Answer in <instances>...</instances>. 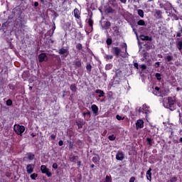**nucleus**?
<instances>
[{"label":"nucleus","mask_w":182,"mask_h":182,"mask_svg":"<svg viewBox=\"0 0 182 182\" xmlns=\"http://www.w3.org/2000/svg\"><path fill=\"white\" fill-rule=\"evenodd\" d=\"M25 130H26V128L23 125H20L19 124H15L14 125V131L17 136H22V134L25 133Z\"/></svg>","instance_id":"nucleus-2"},{"label":"nucleus","mask_w":182,"mask_h":182,"mask_svg":"<svg viewBox=\"0 0 182 182\" xmlns=\"http://www.w3.org/2000/svg\"><path fill=\"white\" fill-rule=\"evenodd\" d=\"M113 43V40H112V38H108L106 41V43L107 45H108V46H110V45H112V43Z\"/></svg>","instance_id":"nucleus-42"},{"label":"nucleus","mask_w":182,"mask_h":182,"mask_svg":"<svg viewBox=\"0 0 182 182\" xmlns=\"http://www.w3.org/2000/svg\"><path fill=\"white\" fill-rule=\"evenodd\" d=\"M74 16L76 19H80V11L76 8L74 9Z\"/></svg>","instance_id":"nucleus-21"},{"label":"nucleus","mask_w":182,"mask_h":182,"mask_svg":"<svg viewBox=\"0 0 182 182\" xmlns=\"http://www.w3.org/2000/svg\"><path fill=\"white\" fill-rule=\"evenodd\" d=\"M116 160L123 161L124 160V153L122 151H118L116 154Z\"/></svg>","instance_id":"nucleus-6"},{"label":"nucleus","mask_w":182,"mask_h":182,"mask_svg":"<svg viewBox=\"0 0 182 182\" xmlns=\"http://www.w3.org/2000/svg\"><path fill=\"white\" fill-rule=\"evenodd\" d=\"M107 14H113L114 12V9H113V8L109 6L107 9Z\"/></svg>","instance_id":"nucleus-40"},{"label":"nucleus","mask_w":182,"mask_h":182,"mask_svg":"<svg viewBox=\"0 0 182 182\" xmlns=\"http://www.w3.org/2000/svg\"><path fill=\"white\" fill-rule=\"evenodd\" d=\"M134 68H135L136 69H139V63H134Z\"/></svg>","instance_id":"nucleus-63"},{"label":"nucleus","mask_w":182,"mask_h":182,"mask_svg":"<svg viewBox=\"0 0 182 182\" xmlns=\"http://www.w3.org/2000/svg\"><path fill=\"white\" fill-rule=\"evenodd\" d=\"M109 1L112 6H116V5H117V4L116 3V0H109Z\"/></svg>","instance_id":"nucleus-49"},{"label":"nucleus","mask_w":182,"mask_h":182,"mask_svg":"<svg viewBox=\"0 0 182 182\" xmlns=\"http://www.w3.org/2000/svg\"><path fill=\"white\" fill-rule=\"evenodd\" d=\"M50 139H51V140H55V139H56V135H55V134H51V136H50Z\"/></svg>","instance_id":"nucleus-62"},{"label":"nucleus","mask_w":182,"mask_h":182,"mask_svg":"<svg viewBox=\"0 0 182 182\" xmlns=\"http://www.w3.org/2000/svg\"><path fill=\"white\" fill-rule=\"evenodd\" d=\"M28 160H33V159H35V154H32V153H30L28 156Z\"/></svg>","instance_id":"nucleus-43"},{"label":"nucleus","mask_w":182,"mask_h":182,"mask_svg":"<svg viewBox=\"0 0 182 182\" xmlns=\"http://www.w3.org/2000/svg\"><path fill=\"white\" fill-rule=\"evenodd\" d=\"M67 143H68V144H69V149H73V146H75L73 141L68 140Z\"/></svg>","instance_id":"nucleus-39"},{"label":"nucleus","mask_w":182,"mask_h":182,"mask_svg":"<svg viewBox=\"0 0 182 182\" xmlns=\"http://www.w3.org/2000/svg\"><path fill=\"white\" fill-rule=\"evenodd\" d=\"M146 141H147V144L148 146H153V143H154V141H153V139L151 138L147 137L146 139Z\"/></svg>","instance_id":"nucleus-27"},{"label":"nucleus","mask_w":182,"mask_h":182,"mask_svg":"<svg viewBox=\"0 0 182 182\" xmlns=\"http://www.w3.org/2000/svg\"><path fill=\"white\" fill-rule=\"evenodd\" d=\"M77 158V156H73L70 159V160H71V161H72L73 163H76V161H77V159H76Z\"/></svg>","instance_id":"nucleus-52"},{"label":"nucleus","mask_w":182,"mask_h":182,"mask_svg":"<svg viewBox=\"0 0 182 182\" xmlns=\"http://www.w3.org/2000/svg\"><path fill=\"white\" fill-rule=\"evenodd\" d=\"M148 56H149V53H147V52L144 53L143 57L144 58V59H147Z\"/></svg>","instance_id":"nucleus-58"},{"label":"nucleus","mask_w":182,"mask_h":182,"mask_svg":"<svg viewBox=\"0 0 182 182\" xmlns=\"http://www.w3.org/2000/svg\"><path fill=\"white\" fill-rule=\"evenodd\" d=\"M136 181V178L134 176H132L129 179V182H134Z\"/></svg>","instance_id":"nucleus-60"},{"label":"nucleus","mask_w":182,"mask_h":182,"mask_svg":"<svg viewBox=\"0 0 182 182\" xmlns=\"http://www.w3.org/2000/svg\"><path fill=\"white\" fill-rule=\"evenodd\" d=\"M113 68V64L108 63L105 65V70H110Z\"/></svg>","instance_id":"nucleus-34"},{"label":"nucleus","mask_w":182,"mask_h":182,"mask_svg":"<svg viewBox=\"0 0 182 182\" xmlns=\"http://www.w3.org/2000/svg\"><path fill=\"white\" fill-rule=\"evenodd\" d=\"M74 65H75V69H79L80 68H82V60H80V58H76L74 62H73Z\"/></svg>","instance_id":"nucleus-11"},{"label":"nucleus","mask_w":182,"mask_h":182,"mask_svg":"<svg viewBox=\"0 0 182 182\" xmlns=\"http://www.w3.org/2000/svg\"><path fill=\"white\" fill-rule=\"evenodd\" d=\"M144 127V121L143 119H138L136 122V129L139 130V129H143Z\"/></svg>","instance_id":"nucleus-8"},{"label":"nucleus","mask_w":182,"mask_h":182,"mask_svg":"<svg viewBox=\"0 0 182 182\" xmlns=\"http://www.w3.org/2000/svg\"><path fill=\"white\" fill-rule=\"evenodd\" d=\"M13 103L14 102H12V100H11V99L7 100V101L6 102V106H12Z\"/></svg>","instance_id":"nucleus-44"},{"label":"nucleus","mask_w":182,"mask_h":182,"mask_svg":"<svg viewBox=\"0 0 182 182\" xmlns=\"http://www.w3.org/2000/svg\"><path fill=\"white\" fill-rule=\"evenodd\" d=\"M151 48H152V46L150 45V44H146L145 46V48H146V50H150V49H151Z\"/></svg>","instance_id":"nucleus-53"},{"label":"nucleus","mask_w":182,"mask_h":182,"mask_svg":"<svg viewBox=\"0 0 182 182\" xmlns=\"http://www.w3.org/2000/svg\"><path fill=\"white\" fill-rule=\"evenodd\" d=\"M87 23L89 26L91 28L92 31H93V20H92V18H90L88 19Z\"/></svg>","instance_id":"nucleus-33"},{"label":"nucleus","mask_w":182,"mask_h":182,"mask_svg":"<svg viewBox=\"0 0 182 182\" xmlns=\"http://www.w3.org/2000/svg\"><path fill=\"white\" fill-rule=\"evenodd\" d=\"M112 33L113 36H120V28L117 26L112 27Z\"/></svg>","instance_id":"nucleus-9"},{"label":"nucleus","mask_w":182,"mask_h":182,"mask_svg":"<svg viewBox=\"0 0 182 182\" xmlns=\"http://www.w3.org/2000/svg\"><path fill=\"white\" fill-rule=\"evenodd\" d=\"M171 182H175L177 181V178L176 177H173L170 180Z\"/></svg>","instance_id":"nucleus-59"},{"label":"nucleus","mask_w":182,"mask_h":182,"mask_svg":"<svg viewBox=\"0 0 182 182\" xmlns=\"http://www.w3.org/2000/svg\"><path fill=\"white\" fill-rule=\"evenodd\" d=\"M108 139L110 140V141H114V140H116V136H114V134L109 135Z\"/></svg>","instance_id":"nucleus-41"},{"label":"nucleus","mask_w":182,"mask_h":182,"mask_svg":"<svg viewBox=\"0 0 182 182\" xmlns=\"http://www.w3.org/2000/svg\"><path fill=\"white\" fill-rule=\"evenodd\" d=\"M41 171L43 174H46L47 177H52V172L49 171V168L46 167V165L41 166Z\"/></svg>","instance_id":"nucleus-3"},{"label":"nucleus","mask_w":182,"mask_h":182,"mask_svg":"<svg viewBox=\"0 0 182 182\" xmlns=\"http://www.w3.org/2000/svg\"><path fill=\"white\" fill-rule=\"evenodd\" d=\"M95 93L98 95V97H105V92L102 90L97 89L95 90Z\"/></svg>","instance_id":"nucleus-22"},{"label":"nucleus","mask_w":182,"mask_h":182,"mask_svg":"<svg viewBox=\"0 0 182 182\" xmlns=\"http://www.w3.org/2000/svg\"><path fill=\"white\" fill-rule=\"evenodd\" d=\"M105 182H112V176L107 175L105 177Z\"/></svg>","instance_id":"nucleus-48"},{"label":"nucleus","mask_w":182,"mask_h":182,"mask_svg":"<svg viewBox=\"0 0 182 182\" xmlns=\"http://www.w3.org/2000/svg\"><path fill=\"white\" fill-rule=\"evenodd\" d=\"M105 59L107 62V60H112V59H113V55H105Z\"/></svg>","instance_id":"nucleus-37"},{"label":"nucleus","mask_w":182,"mask_h":182,"mask_svg":"<svg viewBox=\"0 0 182 182\" xmlns=\"http://www.w3.org/2000/svg\"><path fill=\"white\" fill-rule=\"evenodd\" d=\"M135 112L136 113H139V114H140V113H143V108H141V107H137L135 109Z\"/></svg>","instance_id":"nucleus-36"},{"label":"nucleus","mask_w":182,"mask_h":182,"mask_svg":"<svg viewBox=\"0 0 182 182\" xmlns=\"http://www.w3.org/2000/svg\"><path fill=\"white\" fill-rule=\"evenodd\" d=\"M140 40L141 41H149V42H151L153 41V38L149 36H145L141 34L140 36Z\"/></svg>","instance_id":"nucleus-16"},{"label":"nucleus","mask_w":182,"mask_h":182,"mask_svg":"<svg viewBox=\"0 0 182 182\" xmlns=\"http://www.w3.org/2000/svg\"><path fill=\"white\" fill-rule=\"evenodd\" d=\"M100 73L102 75V78L106 82L107 80V74L103 71H101Z\"/></svg>","instance_id":"nucleus-29"},{"label":"nucleus","mask_w":182,"mask_h":182,"mask_svg":"<svg viewBox=\"0 0 182 182\" xmlns=\"http://www.w3.org/2000/svg\"><path fill=\"white\" fill-rule=\"evenodd\" d=\"M104 28H105V29H109V28L112 26V23H110V21H104Z\"/></svg>","instance_id":"nucleus-31"},{"label":"nucleus","mask_w":182,"mask_h":182,"mask_svg":"<svg viewBox=\"0 0 182 182\" xmlns=\"http://www.w3.org/2000/svg\"><path fill=\"white\" fill-rule=\"evenodd\" d=\"M53 168H54V170H58V164L54 163L52 166Z\"/></svg>","instance_id":"nucleus-56"},{"label":"nucleus","mask_w":182,"mask_h":182,"mask_svg":"<svg viewBox=\"0 0 182 182\" xmlns=\"http://www.w3.org/2000/svg\"><path fill=\"white\" fill-rule=\"evenodd\" d=\"M167 92L166 91V90H162V91H160L159 92V97H166V96H167Z\"/></svg>","instance_id":"nucleus-32"},{"label":"nucleus","mask_w":182,"mask_h":182,"mask_svg":"<svg viewBox=\"0 0 182 182\" xmlns=\"http://www.w3.org/2000/svg\"><path fill=\"white\" fill-rule=\"evenodd\" d=\"M76 124L77 125L78 129H82L85 126V122L82 119H78L76 121Z\"/></svg>","instance_id":"nucleus-18"},{"label":"nucleus","mask_w":182,"mask_h":182,"mask_svg":"<svg viewBox=\"0 0 182 182\" xmlns=\"http://www.w3.org/2000/svg\"><path fill=\"white\" fill-rule=\"evenodd\" d=\"M154 67L155 68H160V62L155 63Z\"/></svg>","instance_id":"nucleus-61"},{"label":"nucleus","mask_w":182,"mask_h":182,"mask_svg":"<svg viewBox=\"0 0 182 182\" xmlns=\"http://www.w3.org/2000/svg\"><path fill=\"white\" fill-rule=\"evenodd\" d=\"M137 25L139 26H146V21H144L143 19H141L137 21Z\"/></svg>","instance_id":"nucleus-28"},{"label":"nucleus","mask_w":182,"mask_h":182,"mask_svg":"<svg viewBox=\"0 0 182 182\" xmlns=\"http://www.w3.org/2000/svg\"><path fill=\"white\" fill-rule=\"evenodd\" d=\"M100 160V157L99 156V155H97V156H93L92 157V161L95 164H97V163H99Z\"/></svg>","instance_id":"nucleus-26"},{"label":"nucleus","mask_w":182,"mask_h":182,"mask_svg":"<svg viewBox=\"0 0 182 182\" xmlns=\"http://www.w3.org/2000/svg\"><path fill=\"white\" fill-rule=\"evenodd\" d=\"M120 80H122V78H117L116 77H113L112 80V86H114L116 85H119L120 83Z\"/></svg>","instance_id":"nucleus-20"},{"label":"nucleus","mask_w":182,"mask_h":182,"mask_svg":"<svg viewBox=\"0 0 182 182\" xmlns=\"http://www.w3.org/2000/svg\"><path fill=\"white\" fill-rule=\"evenodd\" d=\"M31 180H36V177H38V173H33L30 176Z\"/></svg>","instance_id":"nucleus-47"},{"label":"nucleus","mask_w":182,"mask_h":182,"mask_svg":"<svg viewBox=\"0 0 182 182\" xmlns=\"http://www.w3.org/2000/svg\"><path fill=\"white\" fill-rule=\"evenodd\" d=\"M75 48L77 50H82L83 46H82L81 43H78L76 45Z\"/></svg>","instance_id":"nucleus-45"},{"label":"nucleus","mask_w":182,"mask_h":182,"mask_svg":"<svg viewBox=\"0 0 182 182\" xmlns=\"http://www.w3.org/2000/svg\"><path fill=\"white\" fill-rule=\"evenodd\" d=\"M112 72L115 73V75L114 76V77L122 79V76H123V73L120 69L115 68L112 70Z\"/></svg>","instance_id":"nucleus-7"},{"label":"nucleus","mask_w":182,"mask_h":182,"mask_svg":"<svg viewBox=\"0 0 182 182\" xmlns=\"http://www.w3.org/2000/svg\"><path fill=\"white\" fill-rule=\"evenodd\" d=\"M132 28L133 32L135 33L136 36L137 41H139V35L137 34V31L135 29L134 26H132Z\"/></svg>","instance_id":"nucleus-46"},{"label":"nucleus","mask_w":182,"mask_h":182,"mask_svg":"<svg viewBox=\"0 0 182 182\" xmlns=\"http://www.w3.org/2000/svg\"><path fill=\"white\" fill-rule=\"evenodd\" d=\"M137 14L140 18H144V11L142 9H138Z\"/></svg>","instance_id":"nucleus-30"},{"label":"nucleus","mask_w":182,"mask_h":182,"mask_svg":"<svg viewBox=\"0 0 182 182\" xmlns=\"http://www.w3.org/2000/svg\"><path fill=\"white\" fill-rule=\"evenodd\" d=\"M91 110H92L93 114H95V116L99 115V107H97V105H96L95 104L91 105Z\"/></svg>","instance_id":"nucleus-10"},{"label":"nucleus","mask_w":182,"mask_h":182,"mask_svg":"<svg viewBox=\"0 0 182 182\" xmlns=\"http://www.w3.org/2000/svg\"><path fill=\"white\" fill-rule=\"evenodd\" d=\"M146 178L149 181H151V168L146 171Z\"/></svg>","instance_id":"nucleus-23"},{"label":"nucleus","mask_w":182,"mask_h":182,"mask_svg":"<svg viewBox=\"0 0 182 182\" xmlns=\"http://www.w3.org/2000/svg\"><path fill=\"white\" fill-rule=\"evenodd\" d=\"M112 50H114V55L115 56H119V55H120V53L122 52V50L119 48V47H113Z\"/></svg>","instance_id":"nucleus-19"},{"label":"nucleus","mask_w":182,"mask_h":182,"mask_svg":"<svg viewBox=\"0 0 182 182\" xmlns=\"http://www.w3.org/2000/svg\"><path fill=\"white\" fill-rule=\"evenodd\" d=\"M153 95H154L155 96H159L160 95V92H157L156 90L152 92Z\"/></svg>","instance_id":"nucleus-57"},{"label":"nucleus","mask_w":182,"mask_h":182,"mask_svg":"<svg viewBox=\"0 0 182 182\" xmlns=\"http://www.w3.org/2000/svg\"><path fill=\"white\" fill-rule=\"evenodd\" d=\"M140 67L142 70H146L147 69V66L146 65V64H142L140 65Z\"/></svg>","instance_id":"nucleus-54"},{"label":"nucleus","mask_w":182,"mask_h":182,"mask_svg":"<svg viewBox=\"0 0 182 182\" xmlns=\"http://www.w3.org/2000/svg\"><path fill=\"white\" fill-rule=\"evenodd\" d=\"M116 119H117V120H124V117H122V116H120L119 114H117V115H116Z\"/></svg>","instance_id":"nucleus-51"},{"label":"nucleus","mask_w":182,"mask_h":182,"mask_svg":"<svg viewBox=\"0 0 182 182\" xmlns=\"http://www.w3.org/2000/svg\"><path fill=\"white\" fill-rule=\"evenodd\" d=\"M33 168H35V165L32 164H28L26 166L27 173L32 174V172L33 171Z\"/></svg>","instance_id":"nucleus-13"},{"label":"nucleus","mask_w":182,"mask_h":182,"mask_svg":"<svg viewBox=\"0 0 182 182\" xmlns=\"http://www.w3.org/2000/svg\"><path fill=\"white\" fill-rule=\"evenodd\" d=\"M86 69L87 70V73H91V72H92V65L90 63L87 64Z\"/></svg>","instance_id":"nucleus-35"},{"label":"nucleus","mask_w":182,"mask_h":182,"mask_svg":"<svg viewBox=\"0 0 182 182\" xmlns=\"http://www.w3.org/2000/svg\"><path fill=\"white\" fill-rule=\"evenodd\" d=\"M52 2V0H45L44 1V6H46V8H50V5H51V3Z\"/></svg>","instance_id":"nucleus-24"},{"label":"nucleus","mask_w":182,"mask_h":182,"mask_svg":"<svg viewBox=\"0 0 182 182\" xmlns=\"http://www.w3.org/2000/svg\"><path fill=\"white\" fill-rule=\"evenodd\" d=\"M167 101V102H164L163 103L164 107H166V109H169L171 112L176 110V98L168 97Z\"/></svg>","instance_id":"nucleus-1"},{"label":"nucleus","mask_w":182,"mask_h":182,"mask_svg":"<svg viewBox=\"0 0 182 182\" xmlns=\"http://www.w3.org/2000/svg\"><path fill=\"white\" fill-rule=\"evenodd\" d=\"M59 55H63L64 58H68V55H69V48H61L58 50Z\"/></svg>","instance_id":"nucleus-5"},{"label":"nucleus","mask_w":182,"mask_h":182,"mask_svg":"<svg viewBox=\"0 0 182 182\" xmlns=\"http://www.w3.org/2000/svg\"><path fill=\"white\" fill-rule=\"evenodd\" d=\"M77 24L79 25L80 28H83V24H82V20L80 18L77 21Z\"/></svg>","instance_id":"nucleus-55"},{"label":"nucleus","mask_w":182,"mask_h":182,"mask_svg":"<svg viewBox=\"0 0 182 182\" xmlns=\"http://www.w3.org/2000/svg\"><path fill=\"white\" fill-rule=\"evenodd\" d=\"M87 109V112H82V116L85 119V120H86V122H89V119H90V116H91V112L90 111H89V109Z\"/></svg>","instance_id":"nucleus-14"},{"label":"nucleus","mask_w":182,"mask_h":182,"mask_svg":"<svg viewBox=\"0 0 182 182\" xmlns=\"http://www.w3.org/2000/svg\"><path fill=\"white\" fill-rule=\"evenodd\" d=\"M46 58H48V56L46 55V53H42L39 54L38 55V62L40 63H42V62H44Z\"/></svg>","instance_id":"nucleus-15"},{"label":"nucleus","mask_w":182,"mask_h":182,"mask_svg":"<svg viewBox=\"0 0 182 182\" xmlns=\"http://www.w3.org/2000/svg\"><path fill=\"white\" fill-rule=\"evenodd\" d=\"M155 77H156L157 80H161V74L156 73L155 74Z\"/></svg>","instance_id":"nucleus-50"},{"label":"nucleus","mask_w":182,"mask_h":182,"mask_svg":"<svg viewBox=\"0 0 182 182\" xmlns=\"http://www.w3.org/2000/svg\"><path fill=\"white\" fill-rule=\"evenodd\" d=\"M154 16L156 19H163V11L159 9L154 10Z\"/></svg>","instance_id":"nucleus-4"},{"label":"nucleus","mask_w":182,"mask_h":182,"mask_svg":"<svg viewBox=\"0 0 182 182\" xmlns=\"http://www.w3.org/2000/svg\"><path fill=\"white\" fill-rule=\"evenodd\" d=\"M142 110L143 114H146V116H147L149 113H150V110H149V107H147V105L146 104L142 105Z\"/></svg>","instance_id":"nucleus-17"},{"label":"nucleus","mask_w":182,"mask_h":182,"mask_svg":"<svg viewBox=\"0 0 182 182\" xmlns=\"http://www.w3.org/2000/svg\"><path fill=\"white\" fill-rule=\"evenodd\" d=\"M70 89L72 92H73L74 93L75 92L77 91V87H76V84H72L70 86Z\"/></svg>","instance_id":"nucleus-25"},{"label":"nucleus","mask_w":182,"mask_h":182,"mask_svg":"<svg viewBox=\"0 0 182 182\" xmlns=\"http://www.w3.org/2000/svg\"><path fill=\"white\" fill-rule=\"evenodd\" d=\"M165 60L166 62H171V60H173V55H167L166 58H165Z\"/></svg>","instance_id":"nucleus-38"},{"label":"nucleus","mask_w":182,"mask_h":182,"mask_svg":"<svg viewBox=\"0 0 182 182\" xmlns=\"http://www.w3.org/2000/svg\"><path fill=\"white\" fill-rule=\"evenodd\" d=\"M159 6L161 9L167 11V8H170V6H171V4H170L169 2L160 3Z\"/></svg>","instance_id":"nucleus-12"},{"label":"nucleus","mask_w":182,"mask_h":182,"mask_svg":"<svg viewBox=\"0 0 182 182\" xmlns=\"http://www.w3.org/2000/svg\"><path fill=\"white\" fill-rule=\"evenodd\" d=\"M58 145H59V146H63V140H60V141H58Z\"/></svg>","instance_id":"nucleus-64"}]
</instances>
